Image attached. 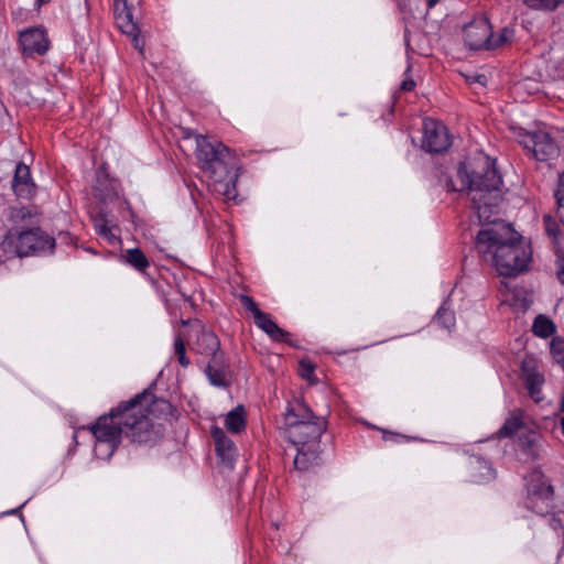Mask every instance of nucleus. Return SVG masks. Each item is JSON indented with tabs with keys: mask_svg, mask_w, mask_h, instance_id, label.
Returning a JSON list of instances; mask_svg holds the SVG:
<instances>
[{
	"mask_svg": "<svg viewBox=\"0 0 564 564\" xmlns=\"http://www.w3.org/2000/svg\"><path fill=\"white\" fill-rule=\"evenodd\" d=\"M457 176L462 182L458 191L467 189L479 221L486 225L476 236V249L482 259L490 262L502 276H517L531 260L530 245L511 225L491 216L499 212L502 200V177L495 162L478 154L462 162Z\"/></svg>",
	"mask_w": 564,
	"mask_h": 564,
	"instance_id": "f257e3e1",
	"label": "nucleus"
},
{
	"mask_svg": "<svg viewBox=\"0 0 564 564\" xmlns=\"http://www.w3.org/2000/svg\"><path fill=\"white\" fill-rule=\"evenodd\" d=\"M170 404L155 400L150 392H142L122 402L109 414L101 415L88 430L95 437L94 453L99 459H109L124 434L131 442L147 444L159 436L152 419L155 411H166Z\"/></svg>",
	"mask_w": 564,
	"mask_h": 564,
	"instance_id": "f03ea898",
	"label": "nucleus"
},
{
	"mask_svg": "<svg viewBox=\"0 0 564 564\" xmlns=\"http://www.w3.org/2000/svg\"><path fill=\"white\" fill-rule=\"evenodd\" d=\"M327 422L316 416L302 401L291 403L284 414L283 433L297 451L294 458L295 468L307 470L317 464L321 453V436L326 431Z\"/></svg>",
	"mask_w": 564,
	"mask_h": 564,
	"instance_id": "7ed1b4c3",
	"label": "nucleus"
},
{
	"mask_svg": "<svg viewBox=\"0 0 564 564\" xmlns=\"http://www.w3.org/2000/svg\"><path fill=\"white\" fill-rule=\"evenodd\" d=\"M196 159L202 171L213 181L214 191L226 200H236L239 173L235 152L220 141L196 134Z\"/></svg>",
	"mask_w": 564,
	"mask_h": 564,
	"instance_id": "20e7f679",
	"label": "nucleus"
},
{
	"mask_svg": "<svg viewBox=\"0 0 564 564\" xmlns=\"http://www.w3.org/2000/svg\"><path fill=\"white\" fill-rule=\"evenodd\" d=\"M54 248L55 239L39 227L25 230L11 228L1 242V249L8 258L52 253Z\"/></svg>",
	"mask_w": 564,
	"mask_h": 564,
	"instance_id": "39448f33",
	"label": "nucleus"
},
{
	"mask_svg": "<svg viewBox=\"0 0 564 564\" xmlns=\"http://www.w3.org/2000/svg\"><path fill=\"white\" fill-rule=\"evenodd\" d=\"M527 501L528 509L535 513L544 514L551 506L553 489L544 479L540 470H533L527 480Z\"/></svg>",
	"mask_w": 564,
	"mask_h": 564,
	"instance_id": "423d86ee",
	"label": "nucleus"
},
{
	"mask_svg": "<svg viewBox=\"0 0 564 564\" xmlns=\"http://www.w3.org/2000/svg\"><path fill=\"white\" fill-rule=\"evenodd\" d=\"M520 143L539 162L554 160L560 154V148L550 133L536 131L527 133Z\"/></svg>",
	"mask_w": 564,
	"mask_h": 564,
	"instance_id": "0eeeda50",
	"label": "nucleus"
},
{
	"mask_svg": "<svg viewBox=\"0 0 564 564\" xmlns=\"http://www.w3.org/2000/svg\"><path fill=\"white\" fill-rule=\"evenodd\" d=\"M181 327L187 335V340L193 341L197 352L214 355L219 348L217 336L200 324V319H182Z\"/></svg>",
	"mask_w": 564,
	"mask_h": 564,
	"instance_id": "6e6552de",
	"label": "nucleus"
},
{
	"mask_svg": "<svg viewBox=\"0 0 564 564\" xmlns=\"http://www.w3.org/2000/svg\"><path fill=\"white\" fill-rule=\"evenodd\" d=\"M133 7L128 0H113L115 19L121 32L131 39L134 48L143 51V41L139 37V26L133 20Z\"/></svg>",
	"mask_w": 564,
	"mask_h": 564,
	"instance_id": "1a4fd4ad",
	"label": "nucleus"
},
{
	"mask_svg": "<svg viewBox=\"0 0 564 564\" xmlns=\"http://www.w3.org/2000/svg\"><path fill=\"white\" fill-rule=\"evenodd\" d=\"M422 148L430 153H441L451 145L447 128L433 119H425L423 122Z\"/></svg>",
	"mask_w": 564,
	"mask_h": 564,
	"instance_id": "9d476101",
	"label": "nucleus"
},
{
	"mask_svg": "<svg viewBox=\"0 0 564 564\" xmlns=\"http://www.w3.org/2000/svg\"><path fill=\"white\" fill-rule=\"evenodd\" d=\"M465 44L474 51L489 48L491 43V25L486 19H478L469 23L464 29Z\"/></svg>",
	"mask_w": 564,
	"mask_h": 564,
	"instance_id": "9b49d317",
	"label": "nucleus"
},
{
	"mask_svg": "<svg viewBox=\"0 0 564 564\" xmlns=\"http://www.w3.org/2000/svg\"><path fill=\"white\" fill-rule=\"evenodd\" d=\"M20 43L25 54L44 55L50 47L47 33L43 28H31L20 33Z\"/></svg>",
	"mask_w": 564,
	"mask_h": 564,
	"instance_id": "f8f14e48",
	"label": "nucleus"
},
{
	"mask_svg": "<svg viewBox=\"0 0 564 564\" xmlns=\"http://www.w3.org/2000/svg\"><path fill=\"white\" fill-rule=\"evenodd\" d=\"M12 189L17 197L24 199H30L35 194L36 186L31 176L30 167L23 162H19L15 166Z\"/></svg>",
	"mask_w": 564,
	"mask_h": 564,
	"instance_id": "ddd939ff",
	"label": "nucleus"
},
{
	"mask_svg": "<svg viewBox=\"0 0 564 564\" xmlns=\"http://www.w3.org/2000/svg\"><path fill=\"white\" fill-rule=\"evenodd\" d=\"M212 436L215 441L217 455L223 464L231 469L237 458V448L234 442L218 426L212 427Z\"/></svg>",
	"mask_w": 564,
	"mask_h": 564,
	"instance_id": "4468645a",
	"label": "nucleus"
},
{
	"mask_svg": "<svg viewBox=\"0 0 564 564\" xmlns=\"http://www.w3.org/2000/svg\"><path fill=\"white\" fill-rule=\"evenodd\" d=\"M523 380L525 388L528 389L529 395L534 402H541L543 400L542 386L544 383V377L538 372L533 367H530L527 362L523 364Z\"/></svg>",
	"mask_w": 564,
	"mask_h": 564,
	"instance_id": "2eb2a0df",
	"label": "nucleus"
},
{
	"mask_svg": "<svg viewBox=\"0 0 564 564\" xmlns=\"http://www.w3.org/2000/svg\"><path fill=\"white\" fill-rule=\"evenodd\" d=\"M468 468L474 482L482 484L496 477L492 466L481 457H471L468 463Z\"/></svg>",
	"mask_w": 564,
	"mask_h": 564,
	"instance_id": "dca6fc26",
	"label": "nucleus"
},
{
	"mask_svg": "<svg viewBox=\"0 0 564 564\" xmlns=\"http://www.w3.org/2000/svg\"><path fill=\"white\" fill-rule=\"evenodd\" d=\"M9 220L15 226L35 225L40 221V214L36 206H14L10 208Z\"/></svg>",
	"mask_w": 564,
	"mask_h": 564,
	"instance_id": "f3484780",
	"label": "nucleus"
},
{
	"mask_svg": "<svg viewBox=\"0 0 564 564\" xmlns=\"http://www.w3.org/2000/svg\"><path fill=\"white\" fill-rule=\"evenodd\" d=\"M93 220L95 230L100 237L107 239L110 243L118 241V236L115 234V231H118L119 228L113 225L110 219H108L106 212H98L94 216Z\"/></svg>",
	"mask_w": 564,
	"mask_h": 564,
	"instance_id": "a211bd4d",
	"label": "nucleus"
},
{
	"mask_svg": "<svg viewBox=\"0 0 564 564\" xmlns=\"http://www.w3.org/2000/svg\"><path fill=\"white\" fill-rule=\"evenodd\" d=\"M258 328L263 330L272 340L283 341L290 346H295V343L291 339V335L278 326L274 319H254Z\"/></svg>",
	"mask_w": 564,
	"mask_h": 564,
	"instance_id": "6ab92c4d",
	"label": "nucleus"
},
{
	"mask_svg": "<svg viewBox=\"0 0 564 564\" xmlns=\"http://www.w3.org/2000/svg\"><path fill=\"white\" fill-rule=\"evenodd\" d=\"M521 430H528L524 420V413L521 410H514L506 419L503 425L498 430L499 437H509Z\"/></svg>",
	"mask_w": 564,
	"mask_h": 564,
	"instance_id": "aec40b11",
	"label": "nucleus"
},
{
	"mask_svg": "<svg viewBox=\"0 0 564 564\" xmlns=\"http://www.w3.org/2000/svg\"><path fill=\"white\" fill-rule=\"evenodd\" d=\"M225 425L231 433H240L246 427V413L242 405L236 406L225 417Z\"/></svg>",
	"mask_w": 564,
	"mask_h": 564,
	"instance_id": "412c9836",
	"label": "nucleus"
},
{
	"mask_svg": "<svg viewBox=\"0 0 564 564\" xmlns=\"http://www.w3.org/2000/svg\"><path fill=\"white\" fill-rule=\"evenodd\" d=\"M124 260L128 264L140 272H145L150 262L140 248L128 249L124 254Z\"/></svg>",
	"mask_w": 564,
	"mask_h": 564,
	"instance_id": "4be33fe9",
	"label": "nucleus"
},
{
	"mask_svg": "<svg viewBox=\"0 0 564 564\" xmlns=\"http://www.w3.org/2000/svg\"><path fill=\"white\" fill-rule=\"evenodd\" d=\"M528 308V302L524 299H519L512 295L510 299L505 300L501 305V314H524Z\"/></svg>",
	"mask_w": 564,
	"mask_h": 564,
	"instance_id": "5701e85b",
	"label": "nucleus"
},
{
	"mask_svg": "<svg viewBox=\"0 0 564 564\" xmlns=\"http://www.w3.org/2000/svg\"><path fill=\"white\" fill-rule=\"evenodd\" d=\"M185 340H187V335L184 329H182L174 339V356L177 358L178 364L184 368L189 365V359L186 357Z\"/></svg>",
	"mask_w": 564,
	"mask_h": 564,
	"instance_id": "b1692460",
	"label": "nucleus"
},
{
	"mask_svg": "<svg viewBox=\"0 0 564 564\" xmlns=\"http://www.w3.org/2000/svg\"><path fill=\"white\" fill-rule=\"evenodd\" d=\"M556 327L552 319H534L532 332L535 336L546 338L555 332Z\"/></svg>",
	"mask_w": 564,
	"mask_h": 564,
	"instance_id": "393cba45",
	"label": "nucleus"
},
{
	"mask_svg": "<svg viewBox=\"0 0 564 564\" xmlns=\"http://www.w3.org/2000/svg\"><path fill=\"white\" fill-rule=\"evenodd\" d=\"M527 7L535 10L555 11L564 0H521Z\"/></svg>",
	"mask_w": 564,
	"mask_h": 564,
	"instance_id": "a878e982",
	"label": "nucleus"
},
{
	"mask_svg": "<svg viewBox=\"0 0 564 564\" xmlns=\"http://www.w3.org/2000/svg\"><path fill=\"white\" fill-rule=\"evenodd\" d=\"M239 300H240V304L243 307V310L247 313L252 314V317H269L267 314L262 313L259 310L257 303L253 301L252 297L242 294V295H240Z\"/></svg>",
	"mask_w": 564,
	"mask_h": 564,
	"instance_id": "bb28decb",
	"label": "nucleus"
},
{
	"mask_svg": "<svg viewBox=\"0 0 564 564\" xmlns=\"http://www.w3.org/2000/svg\"><path fill=\"white\" fill-rule=\"evenodd\" d=\"M551 354L554 360L564 368V339L553 337L551 340Z\"/></svg>",
	"mask_w": 564,
	"mask_h": 564,
	"instance_id": "cd10ccee",
	"label": "nucleus"
},
{
	"mask_svg": "<svg viewBox=\"0 0 564 564\" xmlns=\"http://www.w3.org/2000/svg\"><path fill=\"white\" fill-rule=\"evenodd\" d=\"M512 36H513V30L509 29V28H503L497 39H495L494 35L491 34V43H489V48L495 50V48L506 44L507 42H509L512 39Z\"/></svg>",
	"mask_w": 564,
	"mask_h": 564,
	"instance_id": "c85d7f7f",
	"label": "nucleus"
},
{
	"mask_svg": "<svg viewBox=\"0 0 564 564\" xmlns=\"http://www.w3.org/2000/svg\"><path fill=\"white\" fill-rule=\"evenodd\" d=\"M554 272L557 280L564 284V252L561 248H556Z\"/></svg>",
	"mask_w": 564,
	"mask_h": 564,
	"instance_id": "c756f323",
	"label": "nucleus"
},
{
	"mask_svg": "<svg viewBox=\"0 0 564 564\" xmlns=\"http://www.w3.org/2000/svg\"><path fill=\"white\" fill-rule=\"evenodd\" d=\"M207 376L213 386L223 387L226 383L224 375L212 366H208L207 368Z\"/></svg>",
	"mask_w": 564,
	"mask_h": 564,
	"instance_id": "7c9ffc66",
	"label": "nucleus"
},
{
	"mask_svg": "<svg viewBox=\"0 0 564 564\" xmlns=\"http://www.w3.org/2000/svg\"><path fill=\"white\" fill-rule=\"evenodd\" d=\"M299 372L302 378L312 381L314 375V365L308 360H301Z\"/></svg>",
	"mask_w": 564,
	"mask_h": 564,
	"instance_id": "2f4dec72",
	"label": "nucleus"
},
{
	"mask_svg": "<svg viewBox=\"0 0 564 564\" xmlns=\"http://www.w3.org/2000/svg\"><path fill=\"white\" fill-rule=\"evenodd\" d=\"M455 290L452 291L449 297L441 305L434 317H445L447 314H455V311L451 307Z\"/></svg>",
	"mask_w": 564,
	"mask_h": 564,
	"instance_id": "473e14b6",
	"label": "nucleus"
},
{
	"mask_svg": "<svg viewBox=\"0 0 564 564\" xmlns=\"http://www.w3.org/2000/svg\"><path fill=\"white\" fill-rule=\"evenodd\" d=\"M433 326L435 328H444L451 332V328L455 326V319H436V323Z\"/></svg>",
	"mask_w": 564,
	"mask_h": 564,
	"instance_id": "72a5a7b5",
	"label": "nucleus"
},
{
	"mask_svg": "<svg viewBox=\"0 0 564 564\" xmlns=\"http://www.w3.org/2000/svg\"><path fill=\"white\" fill-rule=\"evenodd\" d=\"M415 88V82L413 79H405L401 83L400 89L402 91H412Z\"/></svg>",
	"mask_w": 564,
	"mask_h": 564,
	"instance_id": "f704fd0d",
	"label": "nucleus"
},
{
	"mask_svg": "<svg viewBox=\"0 0 564 564\" xmlns=\"http://www.w3.org/2000/svg\"><path fill=\"white\" fill-rule=\"evenodd\" d=\"M471 80L475 82V83H479L481 85H485L486 82H487V77L484 74H478V75H475L471 78Z\"/></svg>",
	"mask_w": 564,
	"mask_h": 564,
	"instance_id": "c9c22d12",
	"label": "nucleus"
},
{
	"mask_svg": "<svg viewBox=\"0 0 564 564\" xmlns=\"http://www.w3.org/2000/svg\"><path fill=\"white\" fill-rule=\"evenodd\" d=\"M51 0H35L36 7L41 8L44 4H47Z\"/></svg>",
	"mask_w": 564,
	"mask_h": 564,
	"instance_id": "e433bc0d",
	"label": "nucleus"
},
{
	"mask_svg": "<svg viewBox=\"0 0 564 564\" xmlns=\"http://www.w3.org/2000/svg\"><path fill=\"white\" fill-rule=\"evenodd\" d=\"M440 0H426V4L429 8H433L438 3Z\"/></svg>",
	"mask_w": 564,
	"mask_h": 564,
	"instance_id": "4c0bfd02",
	"label": "nucleus"
},
{
	"mask_svg": "<svg viewBox=\"0 0 564 564\" xmlns=\"http://www.w3.org/2000/svg\"><path fill=\"white\" fill-rule=\"evenodd\" d=\"M529 443H530V446L532 448H534V446H535V435L529 441Z\"/></svg>",
	"mask_w": 564,
	"mask_h": 564,
	"instance_id": "58836bf2",
	"label": "nucleus"
},
{
	"mask_svg": "<svg viewBox=\"0 0 564 564\" xmlns=\"http://www.w3.org/2000/svg\"><path fill=\"white\" fill-rule=\"evenodd\" d=\"M536 317L542 318V317H546V316L544 314H539V315H536Z\"/></svg>",
	"mask_w": 564,
	"mask_h": 564,
	"instance_id": "ea45409f",
	"label": "nucleus"
},
{
	"mask_svg": "<svg viewBox=\"0 0 564 564\" xmlns=\"http://www.w3.org/2000/svg\"><path fill=\"white\" fill-rule=\"evenodd\" d=\"M99 197L105 200L107 196H104V195H99Z\"/></svg>",
	"mask_w": 564,
	"mask_h": 564,
	"instance_id": "a19ab883",
	"label": "nucleus"
}]
</instances>
